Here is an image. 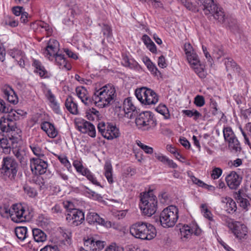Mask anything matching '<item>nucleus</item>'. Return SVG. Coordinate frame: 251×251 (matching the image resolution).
Returning a JSON list of instances; mask_svg holds the SVG:
<instances>
[{
	"mask_svg": "<svg viewBox=\"0 0 251 251\" xmlns=\"http://www.w3.org/2000/svg\"><path fill=\"white\" fill-rule=\"evenodd\" d=\"M116 97V90L112 84H107L96 90L93 94V103L100 108L110 105Z\"/></svg>",
	"mask_w": 251,
	"mask_h": 251,
	"instance_id": "nucleus-1",
	"label": "nucleus"
},
{
	"mask_svg": "<svg viewBox=\"0 0 251 251\" xmlns=\"http://www.w3.org/2000/svg\"><path fill=\"white\" fill-rule=\"evenodd\" d=\"M130 233L134 237L142 240H151L156 236V229L152 225L138 222L130 227Z\"/></svg>",
	"mask_w": 251,
	"mask_h": 251,
	"instance_id": "nucleus-2",
	"label": "nucleus"
},
{
	"mask_svg": "<svg viewBox=\"0 0 251 251\" xmlns=\"http://www.w3.org/2000/svg\"><path fill=\"white\" fill-rule=\"evenodd\" d=\"M140 207L143 213L148 217L153 215L157 209L156 197L152 193L141 194Z\"/></svg>",
	"mask_w": 251,
	"mask_h": 251,
	"instance_id": "nucleus-3",
	"label": "nucleus"
},
{
	"mask_svg": "<svg viewBox=\"0 0 251 251\" xmlns=\"http://www.w3.org/2000/svg\"><path fill=\"white\" fill-rule=\"evenodd\" d=\"M198 0V3L201 5L202 9L205 15H211L219 22L226 23V16L223 9L215 4L213 0Z\"/></svg>",
	"mask_w": 251,
	"mask_h": 251,
	"instance_id": "nucleus-4",
	"label": "nucleus"
},
{
	"mask_svg": "<svg viewBox=\"0 0 251 251\" xmlns=\"http://www.w3.org/2000/svg\"><path fill=\"white\" fill-rule=\"evenodd\" d=\"M18 169V164L15 159L12 156H7L2 159L0 172L5 178L10 180L15 178Z\"/></svg>",
	"mask_w": 251,
	"mask_h": 251,
	"instance_id": "nucleus-5",
	"label": "nucleus"
},
{
	"mask_svg": "<svg viewBox=\"0 0 251 251\" xmlns=\"http://www.w3.org/2000/svg\"><path fill=\"white\" fill-rule=\"evenodd\" d=\"M178 210L176 206L170 205L160 213V222L164 227H173L177 221Z\"/></svg>",
	"mask_w": 251,
	"mask_h": 251,
	"instance_id": "nucleus-6",
	"label": "nucleus"
},
{
	"mask_svg": "<svg viewBox=\"0 0 251 251\" xmlns=\"http://www.w3.org/2000/svg\"><path fill=\"white\" fill-rule=\"evenodd\" d=\"M135 123L139 129L144 131L152 129L157 124L153 115L150 111L140 113L136 118Z\"/></svg>",
	"mask_w": 251,
	"mask_h": 251,
	"instance_id": "nucleus-7",
	"label": "nucleus"
},
{
	"mask_svg": "<svg viewBox=\"0 0 251 251\" xmlns=\"http://www.w3.org/2000/svg\"><path fill=\"white\" fill-rule=\"evenodd\" d=\"M98 129L102 136L108 140H112L120 136L119 129L115 126L110 124L99 123L98 125Z\"/></svg>",
	"mask_w": 251,
	"mask_h": 251,
	"instance_id": "nucleus-8",
	"label": "nucleus"
},
{
	"mask_svg": "<svg viewBox=\"0 0 251 251\" xmlns=\"http://www.w3.org/2000/svg\"><path fill=\"white\" fill-rule=\"evenodd\" d=\"M63 237L65 238L64 240H60L56 244L51 243L50 245L45 246L44 248L41 249L40 251H48V250L51 251L52 250L55 251L66 250L68 249V247L71 245V233L69 231H67L63 233Z\"/></svg>",
	"mask_w": 251,
	"mask_h": 251,
	"instance_id": "nucleus-9",
	"label": "nucleus"
},
{
	"mask_svg": "<svg viewBox=\"0 0 251 251\" xmlns=\"http://www.w3.org/2000/svg\"><path fill=\"white\" fill-rule=\"evenodd\" d=\"M66 220L73 226H77L84 221V213L77 209H67Z\"/></svg>",
	"mask_w": 251,
	"mask_h": 251,
	"instance_id": "nucleus-10",
	"label": "nucleus"
},
{
	"mask_svg": "<svg viewBox=\"0 0 251 251\" xmlns=\"http://www.w3.org/2000/svg\"><path fill=\"white\" fill-rule=\"evenodd\" d=\"M27 213V211H25L22 205L15 204L13 205L11 210V220L17 223L25 222L28 220Z\"/></svg>",
	"mask_w": 251,
	"mask_h": 251,
	"instance_id": "nucleus-11",
	"label": "nucleus"
},
{
	"mask_svg": "<svg viewBox=\"0 0 251 251\" xmlns=\"http://www.w3.org/2000/svg\"><path fill=\"white\" fill-rule=\"evenodd\" d=\"M47 161L44 158H33L30 159V168L33 174L41 175L45 174L48 168Z\"/></svg>",
	"mask_w": 251,
	"mask_h": 251,
	"instance_id": "nucleus-12",
	"label": "nucleus"
},
{
	"mask_svg": "<svg viewBox=\"0 0 251 251\" xmlns=\"http://www.w3.org/2000/svg\"><path fill=\"white\" fill-rule=\"evenodd\" d=\"M234 235L239 239H246L248 237V228L247 226L239 222H232L229 223Z\"/></svg>",
	"mask_w": 251,
	"mask_h": 251,
	"instance_id": "nucleus-13",
	"label": "nucleus"
},
{
	"mask_svg": "<svg viewBox=\"0 0 251 251\" xmlns=\"http://www.w3.org/2000/svg\"><path fill=\"white\" fill-rule=\"evenodd\" d=\"M77 129L83 133H87L92 137L96 136V129L95 126L90 122L81 120L76 123Z\"/></svg>",
	"mask_w": 251,
	"mask_h": 251,
	"instance_id": "nucleus-14",
	"label": "nucleus"
},
{
	"mask_svg": "<svg viewBox=\"0 0 251 251\" xmlns=\"http://www.w3.org/2000/svg\"><path fill=\"white\" fill-rule=\"evenodd\" d=\"M59 44L54 39L50 40L48 46L43 50L44 55L50 59L51 57H54L58 54Z\"/></svg>",
	"mask_w": 251,
	"mask_h": 251,
	"instance_id": "nucleus-15",
	"label": "nucleus"
},
{
	"mask_svg": "<svg viewBox=\"0 0 251 251\" xmlns=\"http://www.w3.org/2000/svg\"><path fill=\"white\" fill-rule=\"evenodd\" d=\"M242 178L235 172L232 171L226 177L228 186L231 189H236L239 186Z\"/></svg>",
	"mask_w": 251,
	"mask_h": 251,
	"instance_id": "nucleus-16",
	"label": "nucleus"
},
{
	"mask_svg": "<svg viewBox=\"0 0 251 251\" xmlns=\"http://www.w3.org/2000/svg\"><path fill=\"white\" fill-rule=\"evenodd\" d=\"M75 91L78 97L85 105L90 106L93 103V96L92 98L90 97L84 87H78L76 88Z\"/></svg>",
	"mask_w": 251,
	"mask_h": 251,
	"instance_id": "nucleus-17",
	"label": "nucleus"
},
{
	"mask_svg": "<svg viewBox=\"0 0 251 251\" xmlns=\"http://www.w3.org/2000/svg\"><path fill=\"white\" fill-rule=\"evenodd\" d=\"M191 68L201 78H204L207 75L204 65L201 63L199 58H196L189 62Z\"/></svg>",
	"mask_w": 251,
	"mask_h": 251,
	"instance_id": "nucleus-18",
	"label": "nucleus"
},
{
	"mask_svg": "<svg viewBox=\"0 0 251 251\" xmlns=\"http://www.w3.org/2000/svg\"><path fill=\"white\" fill-rule=\"evenodd\" d=\"M136 109L130 98L125 100L123 102V110L126 117L132 119L137 113Z\"/></svg>",
	"mask_w": 251,
	"mask_h": 251,
	"instance_id": "nucleus-19",
	"label": "nucleus"
},
{
	"mask_svg": "<svg viewBox=\"0 0 251 251\" xmlns=\"http://www.w3.org/2000/svg\"><path fill=\"white\" fill-rule=\"evenodd\" d=\"M2 91L7 100L13 104L18 102V98L13 89L8 85H4L2 88Z\"/></svg>",
	"mask_w": 251,
	"mask_h": 251,
	"instance_id": "nucleus-20",
	"label": "nucleus"
},
{
	"mask_svg": "<svg viewBox=\"0 0 251 251\" xmlns=\"http://www.w3.org/2000/svg\"><path fill=\"white\" fill-rule=\"evenodd\" d=\"M184 50L188 62L199 58L190 43H185L184 45Z\"/></svg>",
	"mask_w": 251,
	"mask_h": 251,
	"instance_id": "nucleus-21",
	"label": "nucleus"
},
{
	"mask_svg": "<svg viewBox=\"0 0 251 251\" xmlns=\"http://www.w3.org/2000/svg\"><path fill=\"white\" fill-rule=\"evenodd\" d=\"M65 105L67 109L71 113L74 115L78 114L77 104L74 101L72 97L69 96L67 98Z\"/></svg>",
	"mask_w": 251,
	"mask_h": 251,
	"instance_id": "nucleus-22",
	"label": "nucleus"
},
{
	"mask_svg": "<svg viewBox=\"0 0 251 251\" xmlns=\"http://www.w3.org/2000/svg\"><path fill=\"white\" fill-rule=\"evenodd\" d=\"M228 149L233 153L240 152L242 150V147L240 142L237 137L227 142Z\"/></svg>",
	"mask_w": 251,
	"mask_h": 251,
	"instance_id": "nucleus-23",
	"label": "nucleus"
},
{
	"mask_svg": "<svg viewBox=\"0 0 251 251\" xmlns=\"http://www.w3.org/2000/svg\"><path fill=\"white\" fill-rule=\"evenodd\" d=\"M86 221L90 224L98 223L102 225H105L104 220L95 212H89L87 215Z\"/></svg>",
	"mask_w": 251,
	"mask_h": 251,
	"instance_id": "nucleus-24",
	"label": "nucleus"
},
{
	"mask_svg": "<svg viewBox=\"0 0 251 251\" xmlns=\"http://www.w3.org/2000/svg\"><path fill=\"white\" fill-rule=\"evenodd\" d=\"M148 92V94L146 96V98H144V100H145L144 103L148 105L156 103L158 101V97L157 94L151 89H149Z\"/></svg>",
	"mask_w": 251,
	"mask_h": 251,
	"instance_id": "nucleus-25",
	"label": "nucleus"
},
{
	"mask_svg": "<svg viewBox=\"0 0 251 251\" xmlns=\"http://www.w3.org/2000/svg\"><path fill=\"white\" fill-rule=\"evenodd\" d=\"M47 98L50 103V106L53 110L56 113L59 112V106L57 102L55 100V98L50 90H49L46 95Z\"/></svg>",
	"mask_w": 251,
	"mask_h": 251,
	"instance_id": "nucleus-26",
	"label": "nucleus"
},
{
	"mask_svg": "<svg viewBox=\"0 0 251 251\" xmlns=\"http://www.w3.org/2000/svg\"><path fill=\"white\" fill-rule=\"evenodd\" d=\"M56 64L59 66L60 68H65L69 70L71 68L70 64L68 63L64 55L61 54H58L54 56Z\"/></svg>",
	"mask_w": 251,
	"mask_h": 251,
	"instance_id": "nucleus-27",
	"label": "nucleus"
},
{
	"mask_svg": "<svg viewBox=\"0 0 251 251\" xmlns=\"http://www.w3.org/2000/svg\"><path fill=\"white\" fill-rule=\"evenodd\" d=\"M79 173L83 176H86L87 178L93 184L101 187L100 182L97 181L96 177H94V175L87 168L84 167L83 169L81 170V172H79Z\"/></svg>",
	"mask_w": 251,
	"mask_h": 251,
	"instance_id": "nucleus-28",
	"label": "nucleus"
},
{
	"mask_svg": "<svg viewBox=\"0 0 251 251\" xmlns=\"http://www.w3.org/2000/svg\"><path fill=\"white\" fill-rule=\"evenodd\" d=\"M32 234L35 241L43 242L46 240V234L41 229L34 228L32 230Z\"/></svg>",
	"mask_w": 251,
	"mask_h": 251,
	"instance_id": "nucleus-29",
	"label": "nucleus"
},
{
	"mask_svg": "<svg viewBox=\"0 0 251 251\" xmlns=\"http://www.w3.org/2000/svg\"><path fill=\"white\" fill-rule=\"evenodd\" d=\"M104 176L110 184L113 183L112 167L110 163L106 162L104 167Z\"/></svg>",
	"mask_w": 251,
	"mask_h": 251,
	"instance_id": "nucleus-30",
	"label": "nucleus"
},
{
	"mask_svg": "<svg viewBox=\"0 0 251 251\" xmlns=\"http://www.w3.org/2000/svg\"><path fill=\"white\" fill-rule=\"evenodd\" d=\"M148 88L146 87H142L139 89H137L135 91V95L137 99L142 103H144L145 100L144 98H146L148 94V91H149Z\"/></svg>",
	"mask_w": 251,
	"mask_h": 251,
	"instance_id": "nucleus-31",
	"label": "nucleus"
},
{
	"mask_svg": "<svg viewBox=\"0 0 251 251\" xmlns=\"http://www.w3.org/2000/svg\"><path fill=\"white\" fill-rule=\"evenodd\" d=\"M201 212L202 213L203 216L207 218L210 221L209 225L210 226L212 225L213 223H215V222L213 219V215L211 211L208 209L207 205L206 204H202L201 205Z\"/></svg>",
	"mask_w": 251,
	"mask_h": 251,
	"instance_id": "nucleus-32",
	"label": "nucleus"
},
{
	"mask_svg": "<svg viewBox=\"0 0 251 251\" xmlns=\"http://www.w3.org/2000/svg\"><path fill=\"white\" fill-rule=\"evenodd\" d=\"M226 70L229 71L232 70L234 72L239 73L240 71V67L232 59L227 58L225 62Z\"/></svg>",
	"mask_w": 251,
	"mask_h": 251,
	"instance_id": "nucleus-33",
	"label": "nucleus"
},
{
	"mask_svg": "<svg viewBox=\"0 0 251 251\" xmlns=\"http://www.w3.org/2000/svg\"><path fill=\"white\" fill-rule=\"evenodd\" d=\"M235 199L240 206L244 209H246L249 204L248 200L242 197V193L241 190H239L235 194Z\"/></svg>",
	"mask_w": 251,
	"mask_h": 251,
	"instance_id": "nucleus-34",
	"label": "nucleus"
},
{
	"mask_svg": "<svg viewBox=\"0 0 251 251\" xmlns=\"http://www.w3.org/2000/svg\"><path fill=\"white\" fill-rule=\"evenodd\" d=\"M27 231V229L25 226L17 227L15 229V234L21 241H23L26 238Z\"/></svg>",
	"mask_w": 251,
	"mask_h": 251,
	"instance_id": "nucleus-35",
	"label": "nucleus"
},
{
	"mask_svg": "<svg viewBox=\"0 0 251 251\" xmlns=\"http://www.w3.org/2000/svg\"><path fill=\"white\" fill-rule=\"evenodd\" d=\"M143 61L148 69L154 75H157V74L159 73L157 68L154 64L151 61L148 57L143 58Z\"/></svg>",
	"mask_w": 251,
	"mask_h": 251,
	"instance_id": "nucleus-36",
	"label": "nucleus"
},
{
	"mask_svg": "<svg viewBox=\"0 0 251 251\" xmlns=\"http://www.w3.org/2000/svg\"><path fill=\"white\" fill-rule=\"evenodd\" d=\"M33 66L35 68V72L39 74V75L41 77L45 76L47 73V72L43 66L40 62L38 60H34L33 63Z\"/></svg>",
	"mask_w": 251,
	"mask_h": 251,
	"instance_id": "nucleus-37",
	"label": "nucleus"
},
{
	"mask_svg": "<svg viewBox=\"0 0 251 251\" xmlns=\"http://www.w3.org/2000/svg\"><path fill=\"white\" fill-rule=\"evenodd\" d=\"M0 147L3 149V151L5 153H9L10 151L9 141L2 134H0Z\"/></svg>",
	"mask_w": 251,
	"mask_h": 251,
	"instance_id": "nucleus-38",
	"label": "nucleus"
},
{
	"mask_svg": "<svg viewBox=\"0 0 251 251\" xmlns=\"http://www.w3.org/2000/svg\"><path fill=\"white\" fill-rule=\"evenodd\" d=\"M223 132L225 140L226 142L236 137L232 128L230 127H224Z\"/></svg>",
	"mask_w": 251,
	"mask_h": 251,
	"instance_id": "nucleus-39",
	"label": "nucleus"
},
{
	"mask_svg": "<svg viewBox=\"0 0 251 251\" xmlns=\"http://www.w3.org/2000/svg\"><path fill=\"white\" fill-rule=\"evenodd\" d=\"M182 113L188 117H193L195 121L197 120L199 118L201 117V114L197 110L193 109L191 110H183Z\"/></svg>",
	"mask_w": 251,
	"mask_h": 251,
	"instance_id": "nucleus-40",
	"label": "nucleus"
},
{
	"mask_svg": "<svg viewBox=\"0 0 251 251\" xmlns=\"http://www.w3.org/2000/svg\"><path fill=\"white\" fill-rule=\"evenodd\" d=\"M13 153L22 165H25L26 163L27 157L24 151H21L19 150H15L13 151Z\"/></svg>",
	"mask_w": 251,
	"mask_h": 251,
	"instance_id": "nucleus-41",
	"label": "nucleus"
},
{
	"mask_svg": "<svg viewBox=\"0 0 251 251\" xmlns=\"http://www.w3.org/2000/svg\"><path fill=\"white\" fill-rule=\"evenodd\" d=\"M155 109L157 112L163 115L165 119L170 118V115L169 110L165 104H159Z\"/></svg>",
	"mask_w": 251,
	"mask_h": 251,
	"instance_id": "nucleus-42",
	"label": "nucleus"
},
{
	"mask_svg": "<svg viewBox=\"0 0 251 251\" xmlns=\"http://www.w3.org/2000/svg\"><path fill=\"white\" fill-rule=\"evenodd\" d=\"M30 148L32 150L33 153L37 156V158H44L45 155L41 148L36 145L32 144L30 145Z\"/></svg>",
	"mask_w": 251,
	"mask_h": 251,
	"instance_id": "nucleus-43",
	"label": "nucleus"
},
{
	"mask_svg": "<svg viewBox=\"0 0 251 251\" xmlns=\"http://www.w3.org/2000/svg\"><path fill=\"white\" fill-rule=\"evenodd\" d=\"M217 102L213 99H210V107L212 114L214 116L218 115L223 116L224 114L217 108Z\"/></svg>",
	"mask_w": 251,
	"mask_h": 251,
	"instance_id": "nucleus-44",
	"label": "nucleus"
},
{
	"mask_svg": "<svg viewBox=\"0 0 251 251\" xmlns=\"http://www.w3.org/2000/svg\"><path fill=\"white\" fill-rule=\"evenodd\" d=\"M25 193L29 197L34 198L37 195L36 190L27 185H25L23 187Z\"/></svg>",
	"mask_w": 251,
	"mask_h": 251,
	"instance_id": "nucleus-45",
	"label": "nucleus"
},
{
	"mask_svg": "<svg viewBox=\"0 0 251 251\" xmlns=\"http://www.w3.org/2000/svg\"><path fill=\"white\" fill-rule=\"evenodd\" d=\"M95 239L93 238H88L87 239H84V246L87 247L85 249V251H88V250H91V251H95L96 248H94V243Z\"/></svg>",
	"mask_w": 251,
	"mask_h": 251,
	"instance_id": "nucleus-46",
	"label": "nucleus"
},
{
	"mask_svg": "<svg viewBox=\"0 0 251 251\" xmlns=\"http://www.w3.org/2000/svg\"><path fill=\"white\" fill-rule=\"evenodd\" d=\"M11 210L6 205L0 207V215L3 218H11Z\"/></svg>",
	"mask_w": 251,
	"mask_h": 251,
	"instance_id": "nucleus-47",
	"label": "nucleus"
},
{
	"mask_svg": "<svg viewBox=\"0 0 251 251\" xmlns=\"http://www.w3.org/2000/svg\"><path fill=\"white\" fill-rule=\"evenodd\" d=\"M9 121L10 120L7 117H2L0 119V128L3 132H8V127L6 124L9 123Z\"/></svg>",
	"mask_w": 251,
	"mask_h": 251,
	"instance_id": "nucleus-48",
	"label": "nucleus"
},
{
	"mask_svg": "<svg viewBox=\"0 0 251 251\" xmlns=\"http://www.w3.org/2000/svg\"><path fill=\"white\" fill-rule=\"evenodd\" d=\"M240 129L244 137V143L251 149V133H246L241 127H240Z\"/></svg>",
	"mask_w": 251,
	"mask_h": 251,
	"instance_id": "nucleus-49",
	"label": "nucleus"
},
{
	"mask_svg": "<svg viewBox=\"0 0 251 251\" xmlns=\"http://www.w3.org/2000/svg\"><path fill=\"white\" fill-rule=\"evenodd\" d=\"M224 54V50L222 47L215 46L213 50V55L214 57L217 59L220 58Z\"/></svg>",
	"mask_w": 251,
	"mask_h": 251,
	"instance_id": "nucleus-50",
	"label": "nucleus"
},
{
	"mask_svg": "<svg viewBox=\"0 0 251 251\" xmlns=\"http://www.w3.org/2000/svg\"><path fill=\"white\" fill-rule=\"evenodd\" d=\"M10 110V106L5 101L0 98V113H7Z\"/></svg>",
	"mask_w": 251,
	"mask_h": 251,
	"instance_id": "nucleus-51",
	"label": "nucleus"
},
{
	"mask_svg": "<svg viewBox=\"0 0 251 251\" xmlns=\"http://www.w3.org/2000/svg\"><path fill=\"white\" fill-rule=\"evenodd\" d=\"M137 145L142 149L145 153L149 154H151L153 152V149L152 147H149L147 145H144L140 141L137 143Z\"/></svg>",
	"mask_w": 251,
	"mask_h": 251,
	"instance_id": "nucleus-52",
	"label": "nucleus"
},
{
	"mask_svg": "<svg viewBox=\"0 0 251 251\" xmlns=\"http://www.w3.org/2000/svg\"><path fill=\"white\" fill-rule=\"evenodd\" d=\"M108 250L110 251H122L124 250V249L122 247L117 244L116 243L113 242L111 243L104 251H108Z\"/></svg>",
	"mask_w": 251,
	"mask_h": 251,
	"instance_id": "nucleus-53",
	"label": "nucleus"
},
{
	"mask_svg": "<svg viewBox=\"0 0 251 251\" xmlns=\"http://www.w3.org/2000/svg\"><path fill=\"white\" fill-rule=\"evenodd\" d=\"M194 104L198 107H202L205 104V100L202 96L197 95L194 98Z\"/></svg>",
	"mask_w": 251,
	"mask_h": 251,
	"instance_id": "nucleus-54",
	"label": "nucleus"
},
{
	"mask_svg": "<svg viewBox=\"0 0 251 251\" xmlns=\"http://www.w3.org/2000/svg\"><path fill=\"white\" fill-rule=\"evenodd\" d=\"M226 207L228 212L235 211L237 208L235 202L231 198L229 200V201L227 203Z\"/></svg>",
	"mask_w": 251,
	"mask_h": 251,
	"instance_id": "nucleus-55",
	"label": "nucleus"
},
{
	"mask_svg": "<svg viewBox=\"0 0 251 251\" xmlns=\"http://www.w3.org/2000/svg\"><path fill=\"white\" fill-rule=\"evenodd\" d=\"M46 133L50 138H54L57 135V131L52 124H51L50 127L49 128L48 131Z\"/></svg>",
	"mask_w": 251,
	"mask_h": 251,
	"instance_id": "nucleus-56",
	"label": "nucleus"
},
{
	"mask_svg": "<svg viewBox=\"0 0 251 251\" xmlns=\"http://www.w3.org/2000/svg\"><path fill=\"white\" fill-rule=\"evenodd\" d=\"M122 63L125 66L128 67L131 69L134 68L137 65L136 62H130V60L127 57H125L123 58Z\"/></svg>",
	"mask_w": 251,
	"mask_h": 251,
	"instance_id": "nucleus-57",
	"label": "nucleus"
},
{
	"mask_svg": "<svg viewBox=\"0 0 251 251\" xmlns=\"http://www.w3.org/2000/svg\"><path fill=\"white\" fill-rule=\"evenodd\" d=\"M94 245V248H96L95 251H97V250H102L104 248L106 244L105 242L104 241H101L100 240H95Z\"/></svg>",
	"mask_w": 251,
	"mask_h": 251,
	"instance_id": "nucleus-58",
	"label": "nucleus"
},
{
	"mask_svg": "<svg viewBox=\"0 0 251 251\" xmlns=\"http://www.w3.org/2000/svg\"><path fill=\"white\" fill-rule=\"evenodd\" d=\"M7 117L10 120V121H16L19 119V116L16 112V110H12L10 108V110L9 111Z\"/></svg>",
	"mask_w": 251,
	"mask_h": 251,
	"instance_id": "nucleus-59",
	"label": "nucleus"
},
{
	"mask_svg": "<svg viewBox=\"0 0 251 251\" xmlns=\"http://www.w3.org/2000/svg\"><path fill=\"white\" fill-rule=\"evenodd\" d=\"M222 170L220 168H214L211 173V177L213 179L218 178L222 175Z\"/></svg>",
	"mask_w": 251,
	"mask_h": 251,
	"instance_id": "nucleus-60",
	"label": "nucleus"
},
{
	"mask_svg": "<svg viewBox=\"0 0 251 251\" xmlns=\"http://www.w3.org/2000/svg\"><path fill=\"white\" fill-rule=\"evenodd\" d=\"M39 26L45 29V30L47 32V34L48 36H50L51 35L52 32V28L50 26V25L44 22H41L39 24Z\"/></svg>",
	"mask_w": 251,
	"mask_h": 251,
	"instance_id": "nucleus-61",
	"label": "nucleus"
},
{
	"mask_svg": "<svg viewBox=\"0 0 251 251\" xmlns=\"http://www.w3.org/2000/svg\"><path fill=\"white\" fill-rule=\"evenodd\" d=\"M102 32L104 36L108 38L111 35V29L110 27L106 25H104L102 28Z\"/></svg>",
	"mask_w": 251,
	"mask_h": 251,
	"instance_id": "nucleus-62",
	"label": "nucleus"
},
{
	"mask_svg": "<svg viewBox=\"0 0 251 251\" xmlns=\"http://www.w3.org/2000/svg\"><path fill=\"white\" fill-rule=\"evenodd\" d=\"M5 24L11 27H16L18 25V21L11 17H8L5 20Z\"/></svg>",
	"mask_w": 251,
	"mask_h": 251,
	"instance_id": "nucleus-63",
	"label": "nucleus"
},
{
	"mask_svg": "<svg viewBox=\"0 0 251 251\" xmlns=\"http://www.w3.org/2000/svg\"><path fill=\"white\" fill-rule=\"evenodd\" d=\"M57 158L59 159V160L60 161V162L63 164L65 167L68 168V167H70L71 164L68 160L66 156H61L59 155H57Z\"/></svg>",
	"mask_w": 251,
	"mask_h": 251,
	"instance_id": "nucleus-64",
	"label": "nucleus"
}]
</instances>
